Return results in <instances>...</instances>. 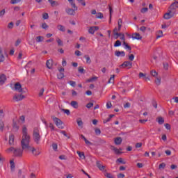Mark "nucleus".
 I'll list each match as a JSON object with an SVG mask.
<instances>
[{
    "mask_svg": "<svg viewBox=\"0 0 178 178\" xmlns=\"http://www.w3.org/2000/svg\"><path fill=\"white\" fill-rule=\"evenodd\" d=\"M52 60H48L46 63V66L48 69H52Z\"/></svg>",
    "mask_w": 178,
    "mask_h": 178,
    "instance_id": "nucleus-20",
    "label": "nucleus"
},
{
    "mask_svg": "<svg viewBox=\"0 0 178 178\" xmlns=\"http://www.w3.org/2000/svg\"><path fill=\"white\" fill-rule=\"evenodd\" d=\"M109 12H110V19H109V23L112 22V7L109 6Z\"/></svg>",
    "mask_w": 178,
    "mask_h": 178,
    "instance_id": "nucleus-39",
    "label": "nucleus"
},
{
    "mask_svg": "<svg viewBox=\"0 0 178 178\" xmlns=\"http://www.w3.org/2000/svg\"><path fill=\"white\" fill-rule=\"evenodd\" d=\"M85 59H86V63H88V65L91 64V58H90L89 56H84Z\"/></svg>",
    "mask_w": 178,
    "mask_h": 178,
    "instance_id": "nucleus-31",
    "label": "nucleus"
},
{
    "mask_svg": "<svg viewBox=\"0 0 178 178\" xmlns=\"http://www.w3.org/2000/svg\"><path fill=\"white\" fill-rule=\"evenodd\" d=\"M141 13H145L146 12H148V8H143L140 10Z\"/></svg>",
    "mask_w": 178,
    "mask_h": 178,
    "instance_id": "nucleus-59",
    "label": "nucleus"
},
{
    "mask_svg": "<svg viewBox=\"0 0 178 178\" xmlns=\"http://www.w3.org/2000/svg\"><path fill=\"white\" fill-rule=\"evenodd\" d=\"M95 133L96 136H99L101 134V129L97 128L95 129Z\"/></svg>",
    "mask_w": 178,
    "mask_h": 178,
    "instance_id": "nucleus-45",
    "label": "nucleus"
},
{
    "mask_svg": "<svg viewBox=\"0 0 178 178\" xmlns=\"http://www.w3.org/2000/svg\"><path fill=\"white\" fill-rule=\"evenodd\" d=\"M111 149L113 151H114L115 154H121L120 150H119V149H118L113 146L111 147Z\"/></svg>",
    "mask_w": 178,
    "mask_h": 178,
    "instance_id": "nucleus-28",
    "label": "nucleus"
},
{
    "mask_svg": "<svg viewBox=\"0 0 178 178\" xmlns=\"http://www.w3.org/2000/svg\"><path fill=\"white\" fill-rule=\"evenodd\" d=\"M166 164L165 163H162L159 165V169H165Z\"/></svg>",
    "mask_w": 178,
    "mask_h": 178,
    "instance_id": "nucleus-47",
    "label": "nucleus"
},
{
    "mask_svg": "<svg viewBox=\"0 0 178 178\" xmlns=\"http://www.w3.org/2000/svg\"><path fill=\"white\" fill-rule=\"evenodd\" d=\"M6 159L5 157L2 156V155L0 154V164H3V162H5Z\"/></svg>",
    "mask_w": 178,
    "mask_h": 178,
    "instance_id": "nucleus-50",
    "label": "nucleus"
},
{
    "mask_svg": "<svg viewBox=\"0 0 178 178\" xmlns=\"http://www.w3.org/2000/svg\"><path fill=\"white\" fill-rule=\"evenodd\" d=\"M115 83V75H113L108 80V84H113Z\"/></svg>",
    "mask_w": 178,
    "mask_h": 178,
    "instance_id": "nucleus-30",
    "label": "nucleus"
},
{
    "mask_svg": "<svg viewBox=\"0 0 178 178\" xmlns=\"http://www.w3.org/2000/svg\"><path fill=\"white\" fill-rule=\"evenodd\" d=\"M23 151H24V149L21 148L15 149L14 151V156L18 158H21V156H23Z\"/></svg>",
    "mask_w": 178,
    "mask_h": 178,
    "instance_id": "nucleus-6",
    "label": "nucleus"
},
{
    "mask_svg": "<svg viewBox=\"0 0 178 178\" xmlns=\"http://www.w3.org/2000/svg\"><path fill=\"white\" fill-rule=\"evenodd\" d=\"M96 165L98 169H99V170H101L102 172H105V165H103L101 161H97L96 162Z\"/></svg>",
    "mask_w": 178,
    "mask_h": 178,
    "instance_id": "nucleus-9",
    "label": "nucleus"
},
{
    "mask_svg": "<svg viewBox=\"0 0 178 178\" xmlns=\"http://www.w3.org/2000/svg\"><path fill=\"white\" fill-rule=\"evenodd\" d=\"M5 13H6V10L5 9L1 10L0 11V17H3Z\"/></svg>",
    "mask_w": 178,
    "mask_h": 178,
    "instance_id": "nucleus-43",
    "label": "nucleus"
},
{
    "mask_svg": "<svg viewBox=\"0 0 178 178\" xmlns=\"http://www.w3.org/2000/svg\"><path fill=\"white\" fill-rule=\"evenodd\" d=\"M77 155H79L81 159H86V155H84V152H81L80 151L76 152Z\"/></svg>",
    "mask_w": 178,
    "mask_h": 178,
    "instance_id": "nucleus-21",
    "label": "nucleus"
},
{
    "mask_svg": "<svg viewBox=\"0 0 178 178\" xmlns=\"http://www.w3.org/2000/svg\"><path fill=\"white\" fill-rule=\"evenodd\" d=\"M57 29H58V30H59V31H63V33L65 32V30H66L65 29V27L63 25H60V24L57 26Z\"/></svg>",
    "mask_w": 178,
    "mask_h": 178,
    "instance_id": "nucleus-25",
    "label": "nucleus"
},
{
    "mask_svg": "<svg viewBox=\"0 0 178 178\" xmlns=\"http://www.w3.org/2000/svg\"><path fill=\"white\" fill-rule=\"evenodd\" d=\"M131 66H133V63L130 61H124L120 65V67H127L128 69H131Z\"/></svg>",
    "mask_w": 178,
    "mask_h": 178,
    "instance_id": "nucleus-8",
    "label": "nucleus"
},
{
    "mask_svg": "<svg viewBox=\"0 0 178 178\" xmlns=\"http://www.w3.org/2000/svg\"><path fill=\"white\" fill-rule=\"evenodd\" d=\"M123 140L120 137H118L114 140L115 145H120Z\"/></svg>",
    "mask_w": 178,
    "mask_h": 178,
    "instance_id": "nucleus-18",
    "label": "nucleus"
},
{
    "mask_svg": "<svg viewBox=\"0 0 178 178\" xmlns=\"http://www.w3.org/2000/svg\"><path fill=\"white\" fill-rule=\"evenodd\" d=\"M150 73L152 76H153V77H156V78L158 77V72H156V71L152 70Z\"/></svg>",
    "mask_w": 178,
    "mask_h": 178,
    "instance_id": "nucleus-36",
    "label": "nucleus"
},
{
    "mask_svg": "<svg viewBox=\"0 0 178 178\" xmlns=\"http://www.w3.org/2000/svg\"><path fill=\"white\" fill-rule=\"evenodd\" d=\"M52 119L56 126H57L58 129H63V122H62V120H60V119L56 117H53Z\"/></svg>",
    "mask_w": 178,
    "mask_h": 178,
    "instance_id": "nucleus-5",
    "label": "nucleus"
},
{
    "mask_svg": "<svg viewBox=\"0 0 178 178\" xmlns=\"http://www.w3.org/2000/svg\"><path fill=\"white\" fill-rule=\"evenodd\" d=\"M115 56H118V58L122 56H126V53H124V51H116L115 52Z\"/></svg>",
    "mask_w": 178,
    "mask_h": 178,
    "instance_id": "nucleus-15",
    "label": "nucleus"
},
{
    "mask_svg": "<svg viewBox=\"0 0 178 178\" xmlns=\"http://www.w3.org/2000/svg\"><path fill=\"white\" fill-rule=\"evenodd\" d=\"M32 151L33 154H34V155H40V154H41V152L40 151H37L34 147H31V149H29Z\"/></svg>",
    "mask_w": 178,
    "mask_h": 178,
    "instance_id": "nucleus-23",
    "label": "nucleus"
},
{
    "mask_svg": "<svg viewBox=\"0 0 178 178\" xmlns=\"http://www.w3.org/2000/svg\"><path fill=\"white\" fill-rule=\"evenodd\" d=\"M19 2H20V0H11L10 1V3L12 5H15V3H19Z\"/></svg>",
    "mask_w": 178,
    "mask_h": 178,
    "instance_id": "nucleus-53",
    "label": "nucleus"
},
{
    "mask_svg": "<svg viewBox=\"0 0 178 178\" xmlns=\"http://www.w3.org/2000/svg\"><path fill=\"white\" fill-rule=\"evenodd\" d=\"M48 24H47V23H43L42 24V28L44 29V30H47V29H48Z\"/></svg>",
    "mask_w": 178,
    "mask_h": 178,
    "instance_id": "nucleus-57",
    "label": "nucleus"
},
{
    "mask_svg": "<svg viewBox=\"0 0 178 178\" xmlns=\"http://www.w3.org/2000/svg\"><path fill=\"white\" fill-rule=\"evenodd\" d=\"M24 98H26V97H24V95L20 94V95H15L13 97V101H15V102H19V101H22L23 99H24Z\"/></svg>",
    "mask_w": 178,
    "mask_h": 178,
    "instance_id": "nucleus-7",
    "label": "nucleus"
},
{
    "mask_svg": "<svg viewBox=\"0 0 178 178\" xmlns=\"http://www.w3.org/2000/svg\"><path fill=\"white\" fill-rule=\"evenodd\" d=\"M175 14L176 12L169 9L168 11L164 14L163 17L164 19H165V20H169V19H172V17H173V16H175Z\"/></svg>",
    "mask_w": 178,
    "mask_h": 178,
    "instance_id": "nucleus-4",
    "label": "nucleus"
},
{
    "mask_svg": "<svg viewBox=\"0 0 178 178\" xmlns=\"http://www.w3.org/2000/svg\"><path fill=\"white\" fill-rule=\"evenodd\" d=\"M97 30H99V27L98 26H91L88 29L89 34L94 35L95 33V31H97Z\"/></svg>",
    "mask_w": 178,
    "mask_h": 178,
    "instance_id": "nucleus-10",
    "label": "nucleus"
},
{
    "mask_svg": "<svg viewBox=\"0 0 178 178\" xmlns=\"http://www.w3.org/2000/svg\"><path fill=\"white\" fill-rule=\"evenodd\" d=\"M5 81H6V76H5V74L0 75V86L4 84Z\"/></svg>",
    "mask_w": 178,
    "mask_h": 178,
    "instance_id": "nucleus-16",
    "label": "nucleus"
},
{
    "mask_svg": "<svg viewBox=\"0 0 178 178\" xmlns=\"http://www.w3.org/2000/svg\"><path fill=\"white\" fill-rule=\"evenodd\" d=\"M75 10H76V8L74 9L68 8L65 10V12L66 13H67V15H70V16H74Z\"/></svg>",
    "mask_w": 178,
    "mask_h": 178,
    "instance_id": "nucleus-13",
    "label": "nucleus"
},
{
    "mask_svg": "<svg viewBox=\"0 0 178 178\" xmlns=\"http://www.w3.org/2000/svg\"><path fill=\"white\" fill-rule=\"evenodd\" d=\"M60 133L63 134V136H65V137H67V138H70V136H67V134H66L65 131H60Z\"/></svg>",
    "mask_w": 178,
    "mask_h": 178,
    "instance_id": "nucleus-56",
    "label": "nucleus"
},
{
    "mask_svg": "<svg viewBox=\"0 0 178 178\" xmlns=\"http://www.w3.org/2000/svg\"><path fill=\"white\" fill-rule=\"evenodd\" d=\"M33 136L35 143H36V144H40V141H41V135L40 134L39 128H34Z\"/></svg>",
    "mask_w": 178,
    "mask_h": 178,
    "instance_id": "nucleus-2",
    "label": "nucleus"
},
{
    "mask_svg": "<svg viewBox=\"0 0 178 178\" xmlns=\"http://www.w3.org/2000/svg\"><path fill=\"white\" fill-rule=\"evenodd\" d=\"M57 77L59 80H62V79H63V77H65V74H63V72H60L58 75Z\"/></svg>",
    "mask_w": 178,
    "mask_h": 178,
    "instance_id": "nucleus-33",
    "label": "nucleus"
},
{
    "mask_svg": "<svg viewBox=\"0 0 178 178\" xmlns=\"http://www.w3.org/2000/svg\"><path fill=\"white\" fill-rule=\"evenodd\" d=\"M92 106H94V104L92 103H88L86 105V108H88V109H90V108H92Z\"/></svg>",
    "mask_w": 178,
    "mask_h": 178,
    "instance_id": "nucleus-61",
    "label": "nucleus"
},
{
    "mask_svg": "<svg viewBox=\"0 0 178 178\" xmlns=\"http://www.w3.org/2000/svg\"><path fill=\"white\" fill-rule=\"evenodd\" d=\"M96 19H104V14L102 13H97L96 14Z\"/></svg>",
    "mask_w": 178,
    "mask_h": 178,
    "instance_id": "nucleus-29",
    "label": "nucleus"
},
{
    "mask_svg": "<svg viewBox=\"0 0 178 178\" xmlns=\"http://www.w3.org/2000/svg\"><path fill=\"white\" fill-rule=\"evenodd\" d=\"M155 83H156V86H161V79L156 77V80H155Z\"/></svg>",
    "mask_w": 178,
    "mask_h": 178,
    "instance_id": "nucleus-44",
    "label": "nucleus"
},
{
    "mask_svg": "<svg viewBox=\"0 0 178 178\" xmlns=\"http://www.w3.org/2000/svg\"><path fill=\"white\" fill-rule=\"evenodd\" d=\"M133 40H142L143 37L140 33H135L132 35Z\"/></svg>",
    "mask_w": 178,
    "mask_h": 178,
    "instance_id": "nucleus-17",
    "label": "nucleus"
},
{
    "mask_svg": "<svg viewBox=\"0 0 178 178\" xmlns=\"http://www.w3.org/2000/svg\"><path fill=\"white\" fill-rule=\"evenodd\" d=\"M42 17L44 20H47L49 19V15H48V13H45L42 15Z\"/></svg>",
    "mask_w": 178,
    "mask_h": 178,
    "instance_id": "nucleus-46",
    "label": "nucleus"
},
{
    "mask_svg": "<svg viewBox=\"0 0 178 178\" xmlns=\"http://www.w3.org/2000/svg\"><path fill=\"white\" fill-rule=\"evenodd\" d=\"M62 111L64 112V113H65V115H67V116H69V115H70V110H69V109H62Z\"/></svg>",
    "mask_w": 178,
    "mask_h": 178,
    "instance_id": "nucleus-41",
    "label": "nucleus"
},
{
    "mask_svg": "<svg viewBox=\"0 0 178 178\" xmlns=\"http://www.w3.org/2000/svg\"><path fill=\"white\" fill-rule=\"evenodd\" d=\"M76 123L79 127L83 126V121L81 120H77Z\"/></svg>",
    "mask_w": 178,
    "mask_h": 178,
    "instance_id": "nucleus-48",
    "label": "nucleus"
},
{
    "mask_svg": "<svg viewBox=\"0 0 178 178\" xmlns=\"http://www.w3.org/2000/svg\"><path fill=\"white\" fill-rule=\"evenodd\" d=\"M42 40H44V38L42 36L36 37L37 42H42Z\"/></svg>",
    "mask_w": 178,
    "mask_h": 178,
    "instance_id": "nucleus-38",
    "label": "nucleus"
},
{
    "mask_svg": "<svg viewBox=\"0 0 178 178\" xmlns=\"http://www.w3.org/2000/svg\"><path fill=\"white\" fill-rule=\"evenodd\" d=\"M13 130H15V131H17V130H19V126H17V124H16V122H14V123H13Z\"/></svg>",
    "mask_w": 178,
    "mask_h": 178,
    "instance_id": "nucleus-37",
    "label": "nucleus"
},
{
    "mask_svg": "<svg viewBox=\"0 0 178 178\" xmlns=\"http://www.w3.org/2000/svg\"><path fill=\"white\" fill-rule=\"evenodd\" d=\"M48 129H51V130L53 131L54 130H55V128L54 127V124L52 123H49L48 124Z\"/></svg>",
    "mask_w": 178,
    "mask_h": 178,
    "instance_id": "nucleus-51",
    "label": "nucleus"
},
{
    "mask_svg": "<svg viewBox=\"0 0 178 178\" xmlns=\"http://www.w3.org/2000/svg\"><path fill=\"white\" fill-rule=\"evenodd\" d=\"M106 177H108V178H115L113 177V175H112V174H111V173H106Z\"/></svg>",
    "mask_w": 178,
    "mask_h": 178,
    "instance_id": "nucleus-62",
    "label": "nucleus"
},
{
    "mask_svg": "<svg viewBox=\"0 0 178 178\" xmlns=\"http://www.w3.org/2000/svg\"><path fill=\"white\" fill-rule=\"evenodd\" d=\"M59 159H60L61 161H66L67 158H66V156L61 155L59 156Z\"/></svg>",
    "mask_w": 178,
    "mask_h": 178,
    "instance_id": "nucleus-58",
    "label": "nucleus"
},
{
    "mask_svg": "<svg viewBox=\"0 0 178 178\" xmlns=\"http://www.w3.org/2000/svg\"><path fill=\"white\" fill-rule=\"evenodd\" d=\"M70 105L72 108H74V109H77V108H79V103L76 101L71 102Z\"/></svg>",
    "mask_w": 178,
    "mask_h": 178,
    "instance_id": "nucleus-19",
    "label": "nucleus"
},
{
    "mask_svg": "<svg viewBox=\"0 0 178 178\" xmlns=\"http://www.w3.org/2000/svg\"><path fill=\"white\" fill-rule=\"evenodd\" d=\"M129 59L132 62V60H134V56L133 54H130L129 56Z\"/></svg>",
    "mask_w": 178,
    "mask_h": 178,
    "instance_id": "nucleus-63",
    "label": "nucleus"
},
{
    "mask_svg": "<svg viewBox=\"0 0 178 178\" xmlns=\"http://www.w3.org/2000/svg\"><path fill=\"white\" fill-rule=\"evenodd\" d=\"M178 8V1H175L170 6V10H176Z\"/></svg>",
    "mask_w": 178,
    "mask_h": 178,
    "instance_id": "nucleus-12",
    "label": "nucleus"
},
{
    "mask_svg": "<svg viewBox=\"0 0 178 178\" xmlns=\"http://www.w3.org/2000/svg\"><path fill=\"white\" fill-rule=\"evenodd\" d=\"M15 150H16V149H15V147H11L7 149V152H13V154H15Z\"/></svg>",
    "mask_w": 178,
    "mask_h": 178,
    "instance_id": "nucleus-42",
    "label": "nucleus"
},
{
    "mask_svg": "<svg viewBox=\"0 0 178 178\" xmlns=\"http://www.w3.org/2000/svg\"><path fill=\"white\" fill-rule=\"evenodd\" d=\"M163 35V32L162 31H159L158 34L156 35V39L161 38Z\"/></svg>",
    "mask_w": 178,
    "mask_h": 178,
    "instance_id": "nucleus-34",
    "label": "nucleus"
},
{
    "mask_svg": "<svg viewBox=\"0 0 178 178\" xmlns=\"http://www.w3.org/2000/svg\"><path fill=\"white\" fill-rule=\"evenodd\" d=\"M52 148H53V149H54V151H56V149H58V145L56 144V143H54V144L52 145Z\"/></svg>",
    "mask_w": 178,
    "mask_h": 178,
    "instance_id": "nucleus-60",
    "label": "nucleus"
},
{
    "mask_svg": "<svg viewBox=\"0 0 178 178\" xmlns=\"http://www.w3.org/2000/svg\"><path fill=\"white\" fill-rule=\"evenodd\" d=\"M119 31H120V30H119V28H115L113 30V35L114 37L116 36V33H119Z\"/></svg>",
    "mask_w": 178,
    "mask_h": 178,
    "instance_id": "nucleus-54",
    "label": "nucleus"
},
{
    "mask_svg": "<svg viewBox=\"0 0 178 178\" xmlns=\"http://www.w3.org/2000/svg\"><path fill=\"white\" fill-rule=\"evenodd\" d=\"M107 109H111L112 108V103L111 102H108L106 105Z\"/></svg>",
    "mask_w": 178,
    "mask_h": 178,
    "instance_id": "nucleus-52",
    "label": "nucleus"
},
{
    "mask_svg": "<svg viewBox=\"0 0 178 178\" xmlns=\"http://www.w3.org/2000/svg\"><path fill=\"white\" fill-rule=\"evenodd\" d=\"M9 145H13L15 144V135L10 134L9 136Z\"/></svg>",
    "mask_w": 178,
    "mask_h": 178,
    "instance_id": "nucleus-14",
    "label": "nucleus"
},
{
    "mask_svg": "<svg viewBox=\"0 0 178 178\" xmlns=\"http://www.w3.org/2000/svg\"><path fill=\"white\" fill-rule=\"evenodd\" d=\"M10 169L13 172V170H15V162H13V161H10Z\"/></svg>",
    "mask_w": 178,
    "mask_h": 178,
    "instance_id": "nucleus-32",
    "label": "nucleus"
},
{
    "mask_svg": "<svg viewBox=\"0 0 178 178\" xmlns=\"http://www.w3.org/2000/svg\"><path fill=\"white\" fill-rule=\"evenodd\" d=\"M172 99L174 100V102H175V104H178V97H175L172 98Z\"/></svg>",
    "mask_w": 178,
    "mask_h": 178,
    "instance_id": "nucleus-64",
    "label": "nucleus"
},
{
    "mask_svg": "<svg viewBox=\"0 0 178 178\" xmlns=\"http://www.w3.org/2000/svg\"><path fill=\"white\" fill-rule=\"evenodd\" d=\"M120 45H122V42H120V40H117L114 44V47H120Z\"/></svg>",
    "mask_w": 178,
    "mask_h": 178,
    "instance_id": "nucleus-40",
    "label": "nucleus"
},
{
    "mask_svg": "<svg viewBox=\"0 0 178 178\" xmlns=\"http://www.w3.org/2000/svg\"><path fill=\"white\" fill-rule=\"evenodd\" d=\"M30 135L27 133V127L24 126L22 127V139L21 140V147L24 151H29V149H31L30 147Z\"/></svg>",
    "mask_w": 178,
    "mask_h": 178,
    "instance_id": "nucleus-1",
    "label": "nucleus"
},
{
    "mask_svg": "<svg viewBox=\"0 0 178 178\" xmlns=\"http://www.w3.org/2000/svg\"><path fill=\"white\" fill-rule=\"evenodd\" d=\"M115 40H118V38H119L120 37V39L122 40V41H124L126 40V38H124V34L123 33H115Z\"/></svg>",
    "mask_w": 178,
    "mask_h": 178,
    "instance_id": "nucleus-11",
    "label": "nucleus"
},
{
    "mask_svg": "<svg viewBox=\"0 0 178 178\" xmlns=\"http://www.w3.org/2000/svg\"><path fill=\"white\" fill-rule=\"evenodd\" d=\"M0 62H5V56L3 54H0Z\"/></svg>",
    "mask_w": 178,
    "mask_h": 178,
    "instance_id": "nucleus-55",
    "label": "nucleus"
},
{
    "mask_svg": "<svg viewBox=\"0 0 178 178\" xmlns=\"http://www.w3.org/2000/svg\"><path fill=\"white\" fill-rule=\"evenodd\" d=\"M3 129H5V122L3 121H0V131H3Z\"/></svg>",
    "mask_w": 178,
    "mask_h": 178,
    "instance_id": "nucleus-27",
    "label": "nucleus"
},
{
    "mask_svg": "<svg viewBox=\"0 0 178 178\" xmlns=\"http://www.w3.org/2000/svg\"><path fill=\"white\" fill-rule=\"evenodd\" d=\"M157 122L159 124H163V123H165V120L162 117H159L157 118Z\"/></svg>",
    "mask_w": 178,
    "mask_h": 178,
    "instance_id": "nucleus-22",
    "label": "nucleus"
},
{
    "mask_svg": "<svg viewBox=\"0 0 178 178\" xmlns=\"http://www.w3.org/2000/svg\"><path fill=\"white\" fill-rule=\"evenodd\" d=\"M56 41L60 47L63 46V42L59 38H56Z\"/></svg>",
    "mask_w": 178,
    "mask_h": 178,
    "instance_id": "nucleus-26",
    "label": "nucleus"
},
{
    "mask_svg": "<svg viewBox=\"0 0 178 178\" xmlns=\"http://www.w3.org/2000/svg\"><path fill=\"white\" fill-rule=\"evenodd\" d=\"M68 84H70V86H71L72 87H76V82L74 81H70L68 82Z\"/></svg>",
    "mask_w": 178,
    "mask_h": 178,
    "instance_id": "nucleus-49",
    "label": "nucleus"
},
{
    "mask_svg": "<svg viewBox=\"0 0 178 178\" xmlns=\"http://www.w3.org/2000/svg\"><path fill=\"white\" fill-rule=\"evenodd\" d=\"M14 90L17 91V92H20L21 94H24L27 92V89L22 88V85L20 83H16L14 86Z\"/></svg>",
    "mask_w": 178,
    "mask_h": 178,
    "instance_id": "nucleus-3",
    "label": "nucleus"
},
{
    "mask_svg": "<svg viewBox=\"0 0 178 178\" xmlns=\"http://www.w3.org/2000/svg\"><path fill=\"white\" fill-rule=\"evenodd\" d=\"M74 0H68V2H70V5L75 9V10H77V6H76V4L74 3Z\"/></svg>",
    "mask_w": 178,
    "mask_h": 178,
    "instance_id": "nucleus-24",
    "label": "nucleus"
},
{
    "mask_svg": "<svg viewBox=\"0 0 178 178\" xmlns=\"http://www.w3.org/2000/svg\"><path fill=\"white\" fill-rule=\"evenodd\" d=\"M123 45H124V49H128L129 51H131V47L130 46H129V44H127L126 43V42H123Z\"/></svg>",
    "mask_w": 178,
    "mask_h": 178,
    "instance_id": "nucleus-35",
    "label": "nucleus"
}]
</instances>
